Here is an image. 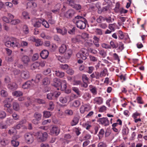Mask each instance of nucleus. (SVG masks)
Listing matches in <instances>:
<instances>
[{
    "mask_svg": "<svg viewBox=\"0 0 147 147\" xmlns=\"http://www.w3.org/2000/svg\"><path fill=\"white\" fill-rule=\"evenodd\" d=\"M93 39V42L94 45L96 47H98L100 46V45L98 43V41L99 40V38L97 37L96 36H94V37Z\"/></svg>",
    "mask_w": 147,
    "mask_h": 147,
    "instance_id": "obj_26",
    "label": "nucleus"
},
{
    "mask_svg": "<svg viewBox=\"0 0 147 147\" xmlns=\"http://www.w3.org/2000/svg\"><path fill=\"white\" fill-rule=\"evenodd\" d=\"M91 122L89 121H88L86 123L82 124L83 127L85 128L87 130H89L92 127L91 125Z\"/></svg>",
    "mask_w": 147,
    "mask_h": 147,
    "instance_id": "obj_19",
    "label": "nucleus"
},
{
    "mask_svg": "<svg viewBox=\"0 0 147 147\" xmlns=\"http://www.w3.org/2000/svg\"><path fill=\"white\" fill-rule=\"evenodd\" d=\"M105 131L103 129H102L100 131L98 136L99 139H101L103 136Z\"/></svg>",
    "mask_w": 147,
    "mask_h": 147,
    "instance_id": "obj_40",
    "label": "nucleus"
},
{
    "mask_svg": "<svg viewBox=\"0 0 147 147\" xmlns=\"http://www.w3.org/2000/svg\"><path fill=\"white\" fill-rule=\"evenodd\" d=\"M59 100L61 102L63 103H66L67 101V98L66 97H60Z\"/></svg>",
    "mask_w": 147,
    "mask_h": 147,
    "instance_id": "obj_56",
    "label": "nucleus"
},
{
    "mask_svg": "<svg viewBox=\"0 0 147 147\" xmlns=\"http://www.w3.org/2000/svg\"><path fill=\"white\" fill-rule=\"evenodd\" d=\"M22 62L25 66H27L30 62V59L28 56L24 55L21 58Z\"/></svg>",
    "mask_w": 147,
    "mask_h": 147,
    "instance_id": "obj_9",
    "label": "nucleus"
},
{
    "mask_svg": "<svg viewBox=\"0 0 147 147\" xmlns=\"http://www.w3.org/2000/svg\"><path fill=\"white\" fill-rule=\"evenodd\" d=\"M20 22V21L18 19L13 20L11 21V23L12 24L16 25Z\"/></svg>",
    "mask_w": 147,
    "mask_h": 147,
    "instance_id": "obj_62",
    "label": "nucleus"
},
{
    "mask_svg": "<svg viewBox=\"0 0 147 147\" xmlns=\"http://www.w3.org/2000/svg\"><path fill=\"white\" fill-rule=\"evenodd\" d=\"M72 90L74 91L78 96H80V91L79 89L75 87H73L72 88Z\"/></svg>",
    "mask_w": 147,
    "mask_h": 147,
    "instance_id": "obj_41",
    "label": "nucleus"
},
{
    "mask_svg": "<svg viewBox=\"0 0 147 147\" xmlns=\"http://www.w3.org/2000/svg\"><path fill=\"white\" fill-rule=\"evenodd\" d=\"M103 102V99L100 97H96L94 99V104L100 105Z\"/></svg>",
    "mask_w": 147,
    "mask_h": 147,
    "instance_id": "obj_14",
    "label": "nucleus"
},
{
    "mask_svg": "<svg viewBox=\"0 0 147 147\" xmlns=\"http://www.w3.org/2000/svg\"><path fill=\"white\" fill-rule=\"evenodd\" d=\"M31 39L33 41L36 42L35 45L36 46H40L42 44V42L40 39H36L34 37H32L31 38Z\"/></svg>",
    "mask_w": 147,
    "mask_h": 147,
    "instance_id": "obj_17",
    "label": "nucleus"
},
{
    "mask_svg": "<svg viewBox=\"0 0 147 147\" xmlns=\"http://www.w3.org/2000/svg\"><path fill=\"white\" fill-rule=\"evenodd\" d=\"M76 57L78 58H81L84 60H85L86 59V57L84 56L80 52L78 53L76 55Z\"/></svg>",
    "mask_w": 147,
    "mask_h": 147,
    "instance_id": "obj_33",
    "label": "nucleus"
},
{
    "mask_svg": "<svg viewBox=\"0 0 147 147\" xmlns=\"http://www.w3.org/2000/svg\"><path fill=\"white\" fill-rule=\"evenodd\" d=\"M5 6L7 7V8H11L13 7V3L10 2H7L5 3Z\"/></svg>",
    "mask_w": 147,
    "mask_h": 147,
    "instance_id": "obj_58",
    "label": "nucleus"
},
{
    "mask_svg": "<svg viewBox=\"0 0 147 147\" xmlns=\"http://www.w3.org/2000/svg\"><path fill=\"white\" fill-rule=\"evenodd\" d=\"M95 32L97 35H101L102 34V30L99 28H96L95 30Z\"/></svg>",
    "mask_w": 147,
    "mask_h": 147,
    "instance_id": "obj_60",
    "label": "nucleus"
},
{
    "mask_svg": "<svg viewBox=\"0 0 147 147\" xmlns=\"http://www.w3.org/2000/svg\"><path fill=\"white\" fill-rule=\"evenodd\" d=\"M82 80L83 82H86L88 81V78L86 74H83L82 76Z\"/></svg>",
    "mask_w": 147,
    "mask_h": 147,
    "instance_id": "obj_63",
    "label": "nucleus"
},
{
    "mask_svg": "<svg viewBox=\"0 0 147 147\" xmlns=\"http://www.w3.org/2000/svg\"><path fill=\"white\" fill-rule=\"evenodd\" d=\"M137 102L140 104H143L144 103V101L142 100V98L138 96L137 98Z\"/></svg>",
    "mask_w": 147,
    "mask_h": 147,
    "instance_id": "obj_64",
    "label": "nucleus"
},
{
    "mask_svg": "<svg viewBox=\"0 0 147 147\" xmlns=\"http://www.w3.org/2000/svg\"><path fill=\"white\" fill-rule=\"evenodd\" d=\"M23 30L24 33L25 34H27L29 33V30L27 26L24 25L23 27Z\"/></svg>",
    "mask_w": 147,
    "mask_h": 147,
    "instance_id": "obj_48",
    "label": "nucleus"
},
{
    "mask_svg": "<svg viewBox=\"0 0 147 147\" xmlns=\"http://www.w3.org/2000/svg\"><path fill=\"white\" fill-rule=\"evenodd\" d=\"M91 109V107L89 104L82 105L81 106L80 111L82 114H83L86 112H88Z\"/></svg>",
    "mask_w": 147,
    "mask_h": 147,
    "instance_id": "obj_6",
    "label": "nucleus"
},
{
    "mask_svg": "<svg viewBox=\"0 0 147 147\" xmlns=\"http://www.w3.org/2000/svg\"><path fill=\"white\" fill-rule=\"evenodd\" d=\"M82 97L85 100L87 101L91 98V96L89 93L85 92L84 94Z\"/></svg>",
    "mask_w": 147,
    "mask_h": 147,
    "instance_id": "obj_20",
    "label": "nucleus"
},
{
    "mask_svg": "<svg viewBox=\"0 0 147 147\" xmlns=\"http://www.w3.org/2000/svg\"><path fill=\"white\" fill-rule=\"evenodd\" d=\"M12 94L13 96L16 97H20L23 94V92L20 91H16L12 93Z\"/></svg>",
    "mask_w": 147,
    "mask_h": 147,
    "instance_id": "obj_24",
    "label": "nucleus"
},
{
    "mask_svg": "<svg viewBox=\"0 0 147 147\" xmlns=\"http://www.w3.org/2000/svg\"><path fill=\"white\" fill-rule=\"evenodd\" d=\"M97 122L100 125L104 126H107L109 125V121L107 117H102L98 119Z\"/></svg>",
    "mask_w": 147,
    "mask_h": 147,
    "instance_id": "obj_5",
    "label": "nucleus"
},
{
    "mask_svg": "<svg viewBox=\"0 0 147 147\" xmlns=\"http://www.w3.org/2000/svg\"><path fill=\"white\" fill-rule=\"evenodd\" d=\"M77 27L80 29H84L86 27V19L82 16H78L74 19Z\"/></svg>",
    "mask_w": 147,
    "mask_h": 147,
    "instance_id": "obj_2",
    "label": "nucleus"
},
{
    "mask_svg": "<svg viewBox=\"0 0 147 147\" xmlns=\"http://www.w3.org/2000/svg\"><path fill=\"white\" fill-rule=\"evenodd\" d=\"M54 83L53 85L57 87V89L59 90L60 89L62 91L65 90L67 88V82L65 80H61L58 78L54 79Z\"/></svg>",
    "mask_w": 147,
    "mask_h": 147,
    "instance_id": "obj_1",
    "label": "nucleus"
},
{
    "mask_svg": "<svg viewBox=\"0 0 147 147\" xmlns=\"http://www.w3.org/2000/svg\"><path fill=\"white\" fill-rule=\"evenodd\" d=\"M32 86V83L30 81H28L22 85V88L24 89L30 88Z\"/></svg>",
    "mask_w": 147,
    "mask_h": 147,
    "instance_id": "obj_15",
    "label": "nucleus"
},
{
    "mask_svg": "<svg viewBox=\"0 0 147 147\" xmlns=\"http://www.w3.org/2000/svg\"><path fill=\"white\" fill-rule=\"evenodd\" d=\"M42 83L44 85H48L50 83V80L48 78L46 77L43 80Z\"/></svg>",
    "mask_w": 147,
    "mask_h": 147,
    "instance_id": "obj_37",
    "label": "nucleus"
},
{
    "mask_svg": "<svg viewBox=\"0 0 147 147\" xmlns=\"http://www.w3.org/2000/svg\"><path fill=\"white\" fill-rule=\"evenodd\" d=\"M118 36L120 39H122L124 37V35L121 31L119 30L118 32Z\"/></svg>",
    "mask_w": 147,
    "mask_h": 147,
    "instance_id": "obj_52",
    "label": "nucleus"
},
{
    "mask_svg": "<svg viewBox=\"0 0 147 147\" xmlns=\"http://www.w3.org/2000/svg\"><path fill=\"white\" fill-rule=\"evenodd\" d=\"M55 106L53 102L51 101L49 102V107L48 109L51 111L53 110Z\"/></svg>",
    "mask_w": 147,
    "mask_h": 147,
    "instance_id": "obj_45",
    "label": "nucleus"
},
{
    "mask_svg": "<svg viewBox=\"0 0 147 147\" xmlns=\"http://www.w3.org/2000/svg\"><path fill=\"white\" fill-rule=\"evenodd\" d=\"M11 47H18L20 46V41L19 39L14 38L11 39Z\"/></svg>",
    "mask_w": 147,
    "mask_h": 147,
    "instance_id": "obj_8",
    "label": "nucleus"
},
{
    "mask_svg": "<svg viewBox=\"0 0 147 147\" xmlns=\"http://www.w3.org/2000/svg\"><path fill=\"white\" fill-rule=\"evenodd\" d=\"M116 24L115 23L109 24V28L112 31H114L116 29Z\"/></svg>",
    "mask_w": 147,
    "mask_h": 147,
    "instance_id": "obj_32",
    "label": "nucleus"
},
{
    "mask_svg": "<svg viewBox=\"0 0 147 147\" xmlns=\"http://www.w3.org/2000/svg\"><path fill=\"white\" fill-rule=\"evenodd\" d=\"M1 95L2 97H6L8 95V94L6 91L2 90L1 91Z\"/></svg>",
    "mask_w": 147,
    "mask_h": 147,
    "instance_id": "obj_42",
    "label": "nucleus"
},
{
    "mask_svg": "<svg viewBox=\"0 0 147 147\" xmlns=\"http://www.w3.org/2000/svg\"><path fill=\"white\" fill-rule=\"evenodd\" d=\"M34 117L37 120V121H40L42 117V115L38 112L35 113L34 115Z\"/></svg>",
    "mask_w": 147,
    "mask_h": 147,
    "instance_id": "obj_31",
    "label": "nucleus"
},
{
    "mask_svg": "<svg viewBox=\"0 0 147 147\" xmlns=\"http://www.w3.org/2000/svg\"><path fill=\"white\" fill-rule=\"evenodd\" d=\"M90 77L92 78H95L96 79L99 78V73L97 72H95L90 75Z\"/></svg>",
    "mask_w": 147,
    "mask_h": 147,
    "instance_id": "obj_27",
    "label": "nucleus"
},
{
    "mask_svg": "<svg viewBox=\"0 0 147 147\" xmlns=\"http://www.w3.org/2000/svg\"><path fill=\"white\" fill-rule=\"evenodd\" d=\"M51 72V69L50 68H48L45 69L43 71V74L45 75H47Z\"/></svg>",
    "mask_w": 147,
    "mask_h": 147,
    "instance_id": "obj_47",
    "label": "nucleus"
},
{
    "mask_svg": "<svg viewBox=\"0 0 147 147\" xmlns=\"http://www.w3.org/2000/svg\"><path fill=\"white\" fill-rule=\"evenodd\" d=\"M22 16L25 19H30L28 13L26 11H24L22 12Z\"/></svg>",
    "mask_w": 147,
    "mask_h": 147,
    "instance_id": "obj_51",
    "label": "nucleus"
},
{
    "mask_svg": "<svg viewBox=\"0 0 147 147\" xmlns=\"http://www.w3.org/2000/svg\"><path fill=\"white\" fill-rule=\"evenodd\" d=\"M21 77L24 79H27L29 78L30 77L29 72L27 70L22 71L21 74Z\"/></svg>",
    "mask_w": 147,
    "mask_h": 147,
    "instance_id": "obj_13",
    "label": "nucleus"
},
{
    "mask_svg": "<svg viewBox=\"0 0 147 147\" xmlns=\"http://www.w3.org/2000/svg\"><path fill=\"white\" fill-rule=\"evenodd\" d=\"M66 72L69 74L72 75L74 73V71L72 68H68L66 71Z\"/></svg>",
    "mask_w": 147,
    "mask_h": 147,
    "instance_id": "obj_54",
    "label": "nucleus"
},
{
    "mask_svg": "<svg viewBox=\"0 0 147 147\" xmlns=\"http://www.w3.org/2000/svg\"><path fill=\"white\" fill-rule=\"evenodd\" d=\"M89 90L92 94L93 96H95L97 93L96 87L92 85L89 86Z\"/></svg>",
    "mask_w": 147,
    "mask_h": 147,
    "instance_id": "obj_12",
    "label": "nucleus"
},
{
    "mask_svg": "<svg viewBox=\"0 0 147 147\" xmlns=\"http://www.w3.org/2000/svg\"><path fill=\"white\" fill-rule=\"evenodd\" d=\"M8 133L10 135H14L17 133V131L14 127L12 128L9 130Z\"/></svg>",
    "mask_w": 147,
    "mask_h": 147,
    "instance_id": "obj_38",
    "label": "nucleus"
},
{
    "mask_svg": "<svg viewBox=\"0 0 147 147\" xmlns=\"http://www.w3.org/2000/svg\"><path fill=\"white\" fill-rule=\"evenodd\" d=\"M41 20V23L42 25L45 28H49V25L47 22L44 19H43Z\"/></svg>",
    "mask_w": 147,
    "mask_h": 147,
    "instance_id": "obj_39",
    "label": "nucleus"
},
{
    "mask_svg": "<svg viewBox=\"0 0 147 147\" xmlns=\"http://www.w3.org/2000/svg\"><path fill=\"white\" fill-rule=\"evenodd\" d=\"M54 98L53 93L48 94L47 95V98L49 100H52Z\"/></svg>",
    "mask_w": 147,
    "mask_h": 147,
    "instance_id": "obj_55",
    "label": "nucleus"
},
{
    "mask_svg": "<svg viewBox=\"0 0 147 147\" xmlns=\"http://www.w3.org/2000/svg\"><path fill=\"white\" fill-rule=\"evenodd\" d=\"M43 114V116L45 118H49L51 115V112L47 111H44Z\"/></svg>",
    "mask_w": 147,
    "mask_h": 147,
    "instance_id": "obj_36",
    "label": "nucleus"
},
{
    "mask_svg": "<svg viewBox=\"0 0 147 147\" xmlns=\"http://www.w3.org/2000/svg\"><path fill=\"white\" fill-rule=\"evenodd\" d=\"M80 52H81L84 56H86V57L88 55V50L86 49L82 48Z\"/></svg>",
    "mask_w": 147,
    "mask_h": 147,
    "instance_id": "obj_35",
    "label": "nucleus"
},
{
    "mask_svg": "<svg viewBox=\"0 0 147 147\" xmlns=\"http://www.w3.org/2000/svg\"><path fill=\"white\" fill-rule=\"evenodd\" d=\"M75 13V12L74 10L72 9H69L65 13V16L67 18H70L73 16Z\"/></svg>",
    "mask_w": 147,
    "mask_h": 147,
    "instance_id": "obj_11",
    "label": "nucleus"
},
{
    "mask_svg": "<svg viewBox=\"0 0 147 147\" xmlns=\"http://www.w3.org/2000/svg\"><path fill=\"white\" fill-rule=\"evenodd\" d=\"M49 52L46 50H44L40 53L41 57L43 59H46L48 56Z\"/></svg>",
    "mask_w": 147,
    "mask_h": 147,
    "instance_id": "obj_16",
    "label": "nucleus"
},
{
    "mask_svg": "<svg viewBox=\"0 0 147 147\" xmlns=\"http://www.w3.org/2000/svg\"><path fill=\"white\" fill-rule=\"evenodd\" d=\"M72 51L71 49L68 50L66 52V58L67 59H69L71 57L72 54Z\"/></svg>",
    "mask_w": 147,
    "mask_h": 147,
    "instance_id": "obj_46",
    "label": "nucleus"
},
{
    "mask_svg": "<svg viewBox=\"0 0 147 147\" xmlns=\"http://www.w3.org/2000/svg\"><path fill=\"white\" fill-rule=\"evenodd\" d=\"M97 146L98 147H107V145L105 143L102 142L98 144Z\"/></svg>",
    "mask_w": 147,
    "mask_h": 147,
    "instance_id": "obj_53",
    "label": "nucleus"
},
{
    "mask_svg": "<svg viewBox=\"0 0 147 147\" xmlns=\"http://www.w3.org/2000/svg\"><path fill=\"white\" fill-rule=\"evenodd\" d=\"M107 70L106 69H105L102 71H101L100 74H99V77H102L103 76H105L107 74Z\"/></svg>",
    "mask_w": 147,
    "mask_h": 147,
    "instance_id": "obj_50",
    "label": "nucleus"
},
{
    "mask_svg": "<svg viewBox=\"0 0 147 147\" xmlns=\"http://www.w3.org/2000/svg\"><path fill=\"white\" fill-rule=\"evenodd\" d=\"M41 22L42 20L41 19L36 20V21H35V23H33V25L34 27H39L41 25Z\"/></svg>",
    "mask_w": 147,
    "mask_h": 147,
    "instance_id": "obj_21",
    "label": "nucleus"
},
{
    "mask_svg": "<svg viewBox=\"0 0 147 147\" xmlns=\"http://www.w3.org/2000/svg\"><path fill=\"white\" fill-rule=\"evenodd\" d=\"M61 7V4L59 3H58L57 4L55 7V8L56 9L52 10V12L54 13H56L57 12H58L59 11V9Z\"/></svg>",
    "mask_w": 147,
    "mask_h": 147,
    "instance_id": "obj_30",
    "label": "nucleus"
},
{
    "mask_svg": "<svg viewBox=\"0 0 147 147\" xmlns=\"http://www.w3.org/2000/svg\"><path fill=\"white\" fill-rule=\"evenodd\" d=\"M80 105V102L79 100H76L70 103V106L71 107H77Z\"/></svg>",
    "mask_w": 147,
    "mask_h": 147,
    "instance_id": "obj_18",
    "label": "nucleus"
},
{
    "mask_svg": "<svg viewBox=\"0 0 147 147\" xmlns=\"http://www.w3.org/2000/svg\"><path fill=\"white\" fill-rule=\"evenodd\" d=\"M67 3L72 7H73L75 4L74 1L73 0H67Z\"/></svg>",
    "mask_w": 147,
    "mask_h": 147,
    "instance_id": "obj_61",
    "label": "nucleus"
},
{
    "mask_svg": "<svg viewBox=\"0 0 147 147\" xmlns=\"http://www.w3.org/2000/svg\"><path fill=\"white\" fill-rule=\"evenodd\" d=\"M6 114L5 112L1 111L0 112V119H4L6 116Z\"/></svg>",
    "mask_w": 147,
    "mask_h": 147,
    "instance_id": "obj_59",
    "label": "nucleus"
},
{
    "mask_svg": "<svg viewBox=\"0 0 147 147\" xmlns=\"http://www.w3.org/2000/svg\"><path fill=\"white\" fill-rule=\"evenodd\" d=\"M55 72L56 76L58 77L62 78L63 77L65 76V73L62 71H56Z\"/></svg>",
    "mask_w": 147,
    "mask_h": 147,
    "instance_id": "obj_25",
    "label": "nucleus"
},
{
    "mask_svg": "<svg viewBox=\"0 0 147 147\" xmlns=\"http://www.w3.org/2000/svg\"><path fill=\"white\" fill-rule=\"evenodd\" d=\"M12 145L14 147H17L19 145V142L18 141L15 140H12L11 141Z\"/></svg>",
    "mask_w": 147,
    "mask_h": 147,
    "instance_id": "obj_34",
    "label": "nucleus"
},
{
    "mask_svg": "<svg viewBox=\"0 0 147 147\" xmlns=\"http://www.w3.org/2000/svg\"><path fill=\"white\" fill-rule=\"evenodd\" d=\"M65 113L66 115L71 116L72 115L73 112L71 110L68 109L65 111Z\"/></svg>",
    "mask_w": 147,
    "mask_h": 147,
    "instance_id": "obj_43",
    "label": "nucleus"
},
{
    "mask_svg": "<svg viewBox=\"0 0 147 147\" xmlns=\"http://www.w3.org/2000/svg\"><path fill=\"white\" fill-rule=\"evenodd\" d=\"M27 99L30 102L29 103H25V105L27 107H28L30 106L32 104V102H34L37 103L39 104H45V101L44 100L40 99L39 98L34 99L32 98V97H28Z\"/></svg>",
    "mask_w": 147,
    "mask_h": 147,
    "instance_id": "obj_3",
    "label": "nucleus"
},
{
    "mask_svg": "<svg viewBox=\"0 0 147 147\" xmlns=\"http://www.w3.org/2000/svg\"><path fill=\"white\" fill-rule=\"evenodd\" d=\"M68 67V65L67 64H60V67L62 69L64 70L67 69Z\"/></svg>",
    "mask_w": 147,
    "mask_h": 147,
    "instance_id": "obj_49",
    "label": "nucleus"
},
{
    "mask_svg": "<svg viewBox=\"0 0 147 147\" xmlns=\"http://www.w3.org/2000/svg\"><path fill=\"white\" fill-rule=\"evenodd\" d=\"M35 135L37 139L41 142L46 140L48 137L47 134L46 132L42 133L41 132H37L35 133Z\"/></svg>",
    "mask_w": 147,
    "mask_h": 147,
    "instance_id": "obj_4",
    "label": "nucleus"
},
{
    "mask_svg": "<svg viewBox=\"0 0 147 147\" xmlns=\"http://www.w3.org/2000/svg\"><path fill=\"white\" fill-rule=\"evenodd\" d=\"M60 132L59 128L57 127H53L50 131V134L51 135H57Z\"/></svg>",
    "mask_w": 147,
    "mask_h": 147,
    "instance_id": "obj_10",
    "label": "nucleus"
},
{
    "mask_svg": "<svg viewBox=\"0 0 147 147\" xmlns=\"http://www.w3.org/2000/svg\"><path fill=\"white\" fill-rule=\"evenodd\" d=\"M13 109L16 111H18L20 109L19 104L16 102H14L13 104Z\"/></svg>",
    "mask_w": 147,
    "mask_h": 147,
    "instance_id": "obj_28",
    "label": "nucleus"
},
{
    "mask_svg": "<svg viewBox=\"0 0 147 147\" xmlns=\"http://www.w3.org/2000/svg\"><path fill=\"white\" fill-rule=\"evenodd\" d=\"M7 87L8 88L12 90H15L18 88V85L15 83H12L8 85Z\"/></svg>",
    "mask_w": 147,
    "mask_h": 147,
    "instance_id": "obj_23",
    "label": "nucleus"
},
{
    "mask_svg": "<svg viewBox=\"0 0 147 147\" xmlns=\"http://www.w3.org/2000/svg\"><path fill=\"white\" fill-rule=\"evenodd\" d=\"M79 121V119L77 117H74L71 123V126L75 125H77Z\"/></svg>",
    "mask_w": 147,
    "mask_h": 147,
    "instance_id": "obj_29",
    "label": "nucleus"
},
{
    "mask_svg": "<svg viewBox=\"0 0 147 147\" xmlns=\"http://www.w3.org/2000/svg\"><path fill=\"white\" fill-rule=\"evenodd\" d=\"M101 45L102 47L106 49H111V46L105 43L102 44Z\"/></svg>",
    "mask_w": 147,
    "mask_h": 147,
    "instance_id": "obj_57",
    "label": "nucleus"
},
{
    "mask_svg": "<svg viewBox=\"0 0 147 147\" xmlns=\"http://www.w3.org/2000/svg\"><path fill=\"white\" fill-rule=\"evenodd\" d=\"M67 49L66 46L65 45L62 44L59 48V51L61 53H63Z\"/></svg>",
    "mask_w": 147,
    "mask_h": 147,
    "instance_id": "obj_22",
    "label": "nucleus"
},
{
    "mask_svg": "<svg viewBox=\"0 0 147 147\" xmlns=\"http://www.w3.org/2000/svg\"><path fill=\"white\" fill-rule=\"evenodd\" d=\"M42 78V75L41 74H37L35 79V82L36 83L38 82Z\"/></svg>",
    "mask_w": 147,
    "mask_h": 147,
    "instance_id": "obj_44",
    "label": "nucleus"
},
{
    "mask_svg": "<svg viewBox=\"0 0 147 147\" xmlns=\"http://www.w3.org/2000/svg\"><path fill=\"white\" fill-rule=\"evenodd\" d=\"M25 140L28 144H31L34 141L33 135L30 133H26L24 135Z\"/></svg>",
    "mask_w": 147,
    "mask_h": 147,
    "instance_id": "obj_7",
    "label": "nucleus"
}]
</instances>
